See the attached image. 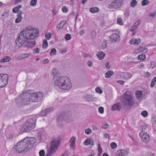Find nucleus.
Segmentation results:
<instances>
[{"label":"nucleus","mask_w":156,"mask_h":156,"mask_svg":"<svg viewBox=\"0 0 156 156\" xmlns=\"http://www.w3.org/2000/svg\"><path fill=\"white\" fill-rule=\"evenodd\" d=\"M36 140L34 137H26L14 146V149L19 153H25L31 149Z\"/></svg>","instance_id":"1"},{"label":"nucleus","mask_w":156,"mask_h":156,"mask_svg":"<svg viewBox=\"0 0 156 156\" xmlns=\"http://www.w3.org/2000/svg\"><path fill=\"white\" fill-rule=\"evenodd\" d=\"M34 33L30 32L28 29L23 30L19 33L17 38L16 39V45L19 47H20L22 45L24 47V45L27 44L29 40L35 38Z\"/></svg>","instance_id":"2"},{"label":"nucleus","mask_w":156,"mask_h":156,"mask_svg":"<svg viewBox=\"0 0 156 156\" xmlns=\"http://www.w3.org/2000/svg\"><path fill=\"white\" fill-rule=\"evenodd\" d=\"M54 84L58 88L63 90H69L72 87L70 79L65 76H61L54 81Z\"/></svg>","instance_id":"3"},{"label":"nucleus","mask_w":156,"mask_h":156,"mask_svg":"<svg viewBox=\"0 0 156 156\" xmlns=\"http://www.w3.org/2000/svg\"><path fill=\"white\" fill-rule=\"evenodd\" d=\"M61 140L60 137H57L53 139L51 143L50 148L46 154V156H51L56 152L60 144Z\"/></svg>","instance_id":"4"},{"label":"nucleus","mask_w":156,"mask_h":156,"mask_svg":"<svg viewBox=\"0 0 156 156\" xmlns=\"http://www.w3.org/2000/svg\"><path fill=\"white\" fill-rule=\"evenodd\" d=\"M130 92L129 91L126 92L124 94L123 100V107L126 109L130 108L134 104L133 97L130 94Z\"/></svg>","instance_id":"5"},{"label":"nucleus","mask_w":156,"mask_h":156,"mask_svg":"<svg viewBox=\"0 0 156 156\" xmlns=\"http://www.w3.org/2000/svg\"><path fill=\"white\" fill-rule=\"evenodd\" d=\"M35 126V121L32 118L28 119L21 129L23 132H28L32 130Z\"/></svg>","instance_id":"6"},{"label":"nucleus","mask_w":156,"mask_h":156,"mask_svg":"<svg viewBox=\"0 0 156 156\" xmlns=\"http://www.w3.org/2000/svg\"><path fill=\"white\" fill-rule=\"evenodd\" d=\"M30 100L32 102H38L41 100L43 97V93L41 91L33 92L31 91L29 94Z\"/></svg>","instance_id":"7"},{"label":"nucleus","mask_w":156,"mask_h":156,"mask_svg":"<svg viewBox=\"0 0 156 156\" xmlns=\"http://www.w3.org/2000/svg\"><path fill=\"white\" fill-rule=\"evenodd\" d=\"M29 93L23 92L20 94L16 99V101H20V102L23 103L24 105L29 104L31 102L30 100Z\"/></svg>","instance_id":"8"},{"label":"nucleus","mask_w":156,"mask_h":156,"mask_svg":"<svg viewBox=\"0 0 156 156\" xmlns=\"http://www.w3.org/2000/svg\"><path fill=\"white\" fill-rule=\"evenodd\" d=\"M123 3V0H112L108 5V8L110 9L117 10L119 9Z\"/></svg>","instance_id":"9"},{"label":"nucleus","mask_w":156,"mask_h":156,"mask_svg":"<svg viewBox=\"0 0 156 156\" xmlns=\"http://www.w3.org/2000/svg\"><path fill=\"white\" fill-rule=\"evenodd\" d=\"M8 75L6 74H0V88L5 87L8 83Z\"/></svg>","instance_id":"10"},{"label":"nucleus","mask_w":156,"mask_h":156,"mask_svg":"<svg viewBox=\"0 0 156 156\" xmlns=\"http://www.w3.org/2000/svg\"><path fill=\"white\" fill-rule=\"evenodd\" d=\"M139 136L141 140L147 144L149 142L150 137L147 133L141 131L139 133Z\"/></svg>","instance_id":"11"},{"label":"nucleus","mask_w":156,"mask_h":156,"mask_svg":"<svg viewBox=\"0 0 156 156\" xmlns=\"http://www.w3.org/2000/svg\"><path fill=\"white\" fill-rule=\"evenodd\" d=\"M110 41L112 43L119 42L120 41V36L117 34L114 33L109 37Z\"/></svg>","instance_id":"12"},{"label":"nucleus","mask_w":156,"mask_h":156,"mask_svg":"<svg viewBox=\"0 0 156 156\" xmlns=\"http://www.w3.org/2000/svg\"><path fill=\"white\" fill-rule=\"evenodd\" d=\"M70 115L68 113H61L57 119L58 123H60V120L64 121L68 119H69L70 117Z\"/></svg>","instance_id":"13"},{"label":"nucleus","mask_w":156,"mask_h":156,"mask_svg":"<svg viewBox=\"0 0 156 156\" xmlns=\"http://www.w3.org/2000/svg\"><path fill=\"white\" fill-rule=\"evenodd\" d=\"M83 99L86 101L90 102L93 100V96L90 94H86L83 96Z\"/></svg>","instance_id":"14"},{"label":"nucleus","mask_w":156,"mask_h":156,"mask_svg":"<svg viewBox=\"0 0 156 156\" xmlns=\"http://www.w3.org/2000/svg\"><path fill=\"white\" fill-rule=\"evenodd\" d=\"M122 107V105L120 103H117L113 105L112 107V111L118 110L119 111Z\"/></svg>","instance_id":"15"},{"label":"nucleus","mask_w":156,"mask_h":156,"mask_svg":"<svg viewBox=\"0 0 156 156\" xmlns=\"http://www.w3.org/2000/svg\"><path fill=\"white\" fill-rule=\"evenodd\" d=\"M140 42V38L137 39L133 38L130 41L129 43L131 44L138 45Z\"/></svg>","instance_id":"16"},{"label":"nucleus","mask_w":156,"mask_h":156,"mask_svg":"<svg viewBox=\"0 0 156 156\" xmlns=\"http://www.w3.org/2000/svg\"><path fill=\"white\" fill-rule=\"evenodd\" d=\"M121 76L125 80L128 79L132 77L131 74L129 73H123L121 74Z\"/></svg>","instance_id":"17"},{"label":"nucleus","mask_w":156,"mask_h":156,"mask_svg":"<svg viewBox=\"0 0 156 156\" xmlns=\"http://www.w3.org/2000/svg\"><path fill=\"white\" fill-rule=\"evenodd\" d=\"M36 44V42L35 41H33L29 42V41L27 42L26 45H24V47H27L28 48H32Z\"/></svg>","instance_id":"18"},{"label":"nucleus","mask_w":156,"mask_h":156,"mask_svg":"<svg viewBox=\"0 0 156 156\" xmlns=\"http://www.w3.org/2000/svg\"><path fill=\"white\" fill-rule=\"evenodd\" d=\"M105 54L102 51H100L97 53V56L99 60H102L104 59L105 56Z\"/></svg>","instance_id":"19"},{"label":"nucleus","mask_w":156,"mask_h":156,"mask_svg":"<svg viewBox=\"0 0 156 156\" xmlns=\"http://www.w3.org/2000/svg\"><path fill=\"white\" fill-rule=\"evenodd\" d=\"M140 21L139 20H137L136 21L134 24H133V26L131 28V29L130 30L131 31H133L134 29H135L140 24Z\"/></svg>","instance_id":"20"},{"label":"nucleus","mask_w":156,"mask_h":156,"mask_svg":"<svg viewBox=\"0 0 156 156\" xmlns=\"http://www.w3.org/2000/svg\"><path fill=\"white\" fill-rule=\"evenodd\" d=\"M99 11V9L97 7H93L89 9L90 12L93 13H97Z\"/></svg>","instance_id":"21"},{"label":"nucleus","mask_w":156,"mask_h":156,"mask_svg":"<svg viewBox=\"0 0 156 156\" xmlns=\"http://www.w3.org/2000/svg\"><path fill=\"white\" fill-rule=\"evenodd\" d=\"M113 74V72L112 70H109L108 71L105 73V77L106 78H108L112 76Z\"/></svg>","instance_id":"22"},{"label":"nucleus","mask_w":156,"mask_h":156,"mask_svg":"<svg viewBox=\"0 0 156 156\" xmlns=\"http://www.w3.org/2000/svg\"><path fill=\"white\" fill-rule=\"evenodd\" d=\"M11 59V58L9 56H5L4 58L1 59L0 62H9Z\"/></svg>","instance_id":"23"},{"label":"nucleus","mask_w":156,"mask_h":156,"mask_svg":"<svg viewBox=\"0 0 156 156\" xmlns=\"http://www.w3.org/2000/svg\"><path fill=\"white\" fill-rule=\"evenodd\" d=\"M17 18L16 19L15 22L16 23H20L22 20V16H20L17 15Z\"/></svg>","instance_id":"24"},{"label":"nucleus","mask_w":156,"mask_h":156,"mask_svg":"<svg viewBox=\"0 0 156 156\" xmlns=\"http://www.w3.org/2000/svg\"><path fill=\"white\" fill-rule=\"evenodd\" d=\"M142 95V92L140 91H137L136 92V98L139 99Z\"/></svg>","instance_id":"25"},{"label":"nucleus","mask_w":156,"mask_h":156,"mask_svg":"<svg viewBox=\"0 0 156 156\" xmlns=\"http://www.w3.org/2000/svg\"><path fill=\"white\" fill-rule=\"evenodd\" d=\"M29 31H30V32H34V36H35V38L36 37H37L38 35V34L39 33V31L38 30H36V29H35L33 31H32V30H29Z\"/></svg>","instance_id":"26"},{"label":"nucleus","mask_w":156,"mask_h":156,"mask_svg":"<svg viewBox=\"0 0 156 156\" xmlns=\"http://www.w3.org/2000/svg\"><path fill=\"white\" fill-rule=\"evenodd\" d=\"M91 138H87L84 142V144L85 145H88L90 144Z\"/></svg>","instance_id":"27"},{"label":"nucleus","mask_w":156,"mask_h":156,"mask_svg":"<svg viewBox=\"0 0 156 156\" xmlns=\"http://www.w3.org/2000/svg\"><path fill=\"white\" fill-rule=\"evenodd\" d=\"M145 55L144 54H142L141 55H139L137 58L138 59L143 60L145 59Z\"/></svg>","instance_id":"28"},{"label":"nucleus","mask_w":156,"mask_h":156,"mask_svg":"<svg viewBox=\"0 0 156 156\" xmlns=\"http://www.w3.org/2000/svg\"><path fill=\"white\" fill-rule=\"evenodd\" d=\"M138 50L141 52L142 51L144 53H145L147 52V49L146 48H145V47H140L139 48Z\"/></svg>","instance_id":"29"},{"label":"nucleus","mask_w":156,"mask_h":156,"mask_svg":"<svg viewBox=\"0 0 156 156\" xmlns=\"http://www.w3.org/2000/svg\"><path fill=\"white\" fill-rule=\"evenodd\" d=\"M152 127L154 131L156 132V120L153 119L152 121Z\"/></svg>","instance_id":"30"},{"label":"nucleus","mask_w":156,"mask_h":156,"mask_svg":"<svg viewBox=\"0 0 156 156\" xmlns=\"http://www.w3.org/2000/svg\"><path fill=\"white\" fill-rule=\"evenodd\" d=\"M48 46V43L47 41L44 39L43 41V43L42 44V47L44 49H45Z\"/></svg>","instance_id":"31"},{"label":"nucleus","mask_w":156,"mask_h":156,"mask_svg":"<svg viewBox=\"0 0 156 156\" xmlns=\"http://www.w3.org/2000/svg\"><path fill=\"white\" fill-rule=\"evenodd\" d=\"M137 4V2L136 0H133L130 3L131 7H135Z\"/></svg>","instance_id":"32"},{"label":"nucleus","mask_w":156,"mask_h":156,"mask_svg":"<svg viewBox=\"0 0 156 156\" xmlns=\"http://www.w3.org/2000/svg\"><path fill=\"white\" fill-rule=\"evenodd\" d=\"M149 3V1L147 0H143L142 1L141 5L144 6L147 5Z\"/></svg>","instance_id":"33"},{"label":"nucleus","mask_w":156,"mask_h":156,"mask_svg":"<svg viewBox=\"0 0 156 156\" xmlns=\"http://www.w3.org/2000/svg\"><path fill=\"white\" fill-rule=\"evenodd\" d=\"M29 56V54H23L20 55V57L22 59H23L28 57Z\"/></svg>","instance_id":"34"},{"label":"nucleus","mask_w":156,"mask_h":156,"mask_svg":"<svg viewBox=\"0 0 156 156\" xmlns=\"http://www.w3.org/2000/svg\"><path fill=\"white\" fill-rule=\"evenodd\" d=\"M120 151H121V155H122V156H126L128 154L127 152L124 150L122 149Z\"/></svg>","instance_id":"35"},{"label":"nucleus","mask_w":156,"mask_h":156,"mask_svg":"<svg viewBox=\"0 0 156 156\" xmlns=\"http://www.w3.org/2000/svg\"><path fill=\"white\" fill-rule=\"evenodd\" d=\"M56 50L54 48L51 49L50 55H55L56 54Z\"/></svg>","instance_id":"36"},{"label":"nucleus","mask_w":156,"mask_h":156,"mask_svg":"<svg viewBox=\"0 0 156 156\" xmlns=\"http://www.w3.org/2000/svg\"><path fill=\"white\" fill-rule=\"evenodd\" d=\"M53 109L54 108L52 107L48 108H46L47 114H48L52 112L53 111Z\"/></svg>","instance_id":"37"},{"label":"nucleus","mask_w":156,"mask_h":156,"mask_svg":"<svg viewBox=\"0 0 156 156\" xmlns=\"http://www.w3.org/2000/svg\"><path fill=\"white\" fill-rule=\"evenodd\" d=\"M37 2V0H31L30 2V5L34 6L36 5Z\"/></svg>","instance_id":"38"},{"label":"nucleus","mask_w":156,"mask_h":156,"mask_svg":"<svg viewBox=\"0 0 156 156\" xmlns=\"http://www.w3.org/2000/svg\"><path fill=\"white\" fill-rule=\"evenodd\" d=\"M96 91L99 94H101L102 93V90L100 87H97L95 88Z\"/></svg>","instance_id":"39"},{"label":"nucleus","mask_w":156,"mask_h":156,"mask_svg":"<svg viewBox=\"0 0 156 156\" xmlns=\"http://www.w3.org/2000/svg\"><path fill=\"white\" fill-rule=\"evenodd\" d=\"M107 43L106 42H103L101 45V48L102 49L106 48L107 46Z\"/></svg>","instance_id":"40"},{"label":"nucleus","mask_w":156,"mask_h":156,"mask_svg":"<svg viewBox=\"0 0 156 156\" xmlns=\"http://www.w3.org/2000/svg\"><path fill=\"white\" fill-rule=\"evenodd\" d=\"M142 115L144 117H146L148 115V113L146 111H143L141 113Z\"/></svg>","instance_id":"41"},{"label":"nucleus","mask_w":156,"mask_h":156,"mask_svg":"<svg viewBox=\"0 0 156 156\" xmlns=\"http://www.w3.org/2000/svg\"><path fill=\"white\" fill-rule=\"evenodd\" d=\"M47 111H46V109L42 111L40 114V115L41 116H45L47 115Z\"/></svg>","instance_id":"42"},{"label":"nucleus","mask_w":156,"mask_h":156,"mask_svg":"<svg viewBox=\"0 0 156 156\" xmlns=\"http://www.w3.org/2000/svg\"><path fill=\"white\" fill-rule=\"evenodd\" d=\"M117 23L120 25H123V22H122V19L120 18H118L117 20Z\"/></svg>","instance_id":"43"},{"label":"nucleus","mask_w":156,"mask_h":156,"mask_svg":"<svg viewBox=\"0 0 156 156\" xmlns=\"http://www.w3.org/2000/svg\"><path fill=\"white\" fill-rule=\"evenodd\" d=\"M52 73L53 74V76L55 77V76L57 75V72L56 69L53 68L52 69Z\"/></svg>","instance_id":"44"},{"label":"nucleus","mask_w":156,"mask_h":156,"mask_svg":"<svg viewBox=\"0 0 156 156\" xmlns=\"http://www.w3.org/2000/svg\"><path fill=\"white\" fill-rule=\"evenodd\" d=\"M65 38L66 41L70 40L71 38V35L69 34H66L65 35Z\"/></svg>","instance_id":"45"},{"label":"nucleus","mask_w":156,"mask_h":156,"mask_svg":"<svg viewBox=\"0 0 156 156\" xmlns=\"http://www.w3.org/2000/svg\"><path fill=\"white\" fill-rule=\"evenodd\" d=\"M9 12L8 11L4 12L2 15V16H5V17H7L9 16Z\"/></svg>","instance_id":"46"},{"label":"nucleus","mask_w":156,"mask_h":156,"mask_svg":"<svg viewBox=\"0 0 156 156\" xmlns=\"http://www.w3.org/2000/svg\"><path fill=\"white\" fill-rule=\"evenodd\" d=\"M96 33L94 30H93L91 33V36L92 39H94L96 36Z\"/></svg>","instance_id":"47"},{"label":"nucleus","mask_w":156,"mask_h":156,"mask_svg":"<svg viewBox=\"0 0 156 156\" xmlns=\"http://www.w3.org/2000/svg\"><path fill=\"white\" fill-rule=\"evenodd\" d=\"M99 112L101 114H103L104 112V108L101 107H100L98 109Z\"/></svg>","instance_id":"48"},{"label":"nucleus","mask_w":156,"mask_h":156,"mask_svg":"<svg viewBox=\"0 0 156 156\" xmlns=\"http://www.w3.org/2000/svg\"><path fill=\"white\" fill-rule=\"evenodd\" d=\"M110 146L112 148L114 149L117 147V145L115 143L112 142L111 143Z\"/></svg>","instance_id":"49"},{"label":"nucleus","mask_w":156,"mask_h":156,"mask_svg":"<svg viewBox=\"0 0 156 156\" xmlns=\"http://www.w3.org/2000/svg\"><path fill=\"white\" fill-rule=\"evenodd\" d=\"M33 52L35 53H39L40 51V49L38 48H36L33 50Z\"/></svg>","instance_id":"50"},{"label":"nucleus","mask_w":156,"mask_h":156,"mask_svg":"<svg viewBox=\"0 0 156 156\" xmlns=\"http://www.w3.org/2000/svg\"><path fill=\"white\" fill-rule=\"evenodd\" d=\"M62 10L63 12L66 13L67 12L68 9L65 6H63L62 8Z\"/></svg>","instance_id":"51"},{"label":"nucleus","mask_w":156,"mask_h":156,"mask_svg":"<svg viewBox=\"0 0 156 156\" xmlns=\"http://www.w3.org/2000/svg\"><path fill=\"white\" fill-rule=\"evenodd\" d=\"M45 154V151L44 150H41L39 152V154L40 156H44Z\"/></svg>","instance_id":"52"},{"label":"nucleus","mask_w":156,"mask_h":156,"mask_svg":"<svg viewBox=\"0 0 156 156\" xmlns=\"http://www.w3.org/2000/svg\"><path fill=\"white\" fill-rule=\"evenodd\" d=\"M51 34L50 33H49L48 34H45V38L47 40H49L50 39L51 37Z\"/></svg>","instance_id":"53"},{"label":"nucleus","mask_w":156,"mask_h":156,"mask_svg":"<svg viewBox=\"0 0 156 156\" xmlns=\"http://www.w3.org/2000/svg\"><path fill=\"white\" fill-rule=\"evenodd\" d=\"M91 132V130L90 129H87L85 130V133L87 134H89Z\"/></svg>","instance_id":"54"},{"label":"nucleus","mask_w":156,"mask_h":156,"mask_svg":"<svg viewBox=\"0 0 156 156\" xmlns=\"http://www.w3.org/2000/svg\"><path fill=\"white\" fill-rule=\"evenodd\" d=\"M75 138L74 136H72L70 139V143H75Z\"/></svg>","instance_id":"55"},{"label":"nucleus","mask_w":156,"mask_h":156,"mask_svg":"<svg viewBox=\"0 0 156 156\" xmlns=\"http://www.w3.org/2000/svg\"><path fill=\"white\" fill-rule=\"evenodd\" d=\"M70 143V147L72 149H74V148L75 147V143Z\"/></svg>","instance_id":"56"},{"label":"nucleus","mask_w":156,"mask_h":156,"mask_svg":"<svg viewBox=\"0 0 156 156\" xmlns=\"http://www.w3.org/2000/svg\"><path fill=\"white\" fill-rule=\"evenodd\" d=\"M156 14V13L155 12H153L150 13L149 15L151 17L153 18L155 17Z\"/></svg>","instance_id":"57"},{"label":"nucleus","mask_w":156,"mask_h":156,"mask_svg":"<svg viewBox=\"0 0 156 156\" xmlns=\"http://www.w3.org/2000/svg\"><path fill=\"white\" fill-rule=\"evenodd\" d=\"M87 64V65L90 67H91L93 65V63L91 60L88 61Z\"/></svg>","instance_id":"58"},{"label":"nucleus","mask_w":156,"mask_h":156,"mask_svg":"<svg viewBox=\"0 0 156 156\" xmlns=\"http://www.w3.org/2000/svg\"><path fill=\"white\" fill-rule=\"evenodd\" d=\"M98 153H99L100 151H102V148L101 147L100 144L99 143L98 144Z\"/></svg>","instance_id":"59"},{"label":"nucleus","mask_w":156,"mask_h":156,"mask_svg":"<svg viewBox=\"0 0 156 156\" xmlns=\"http://www.w3.org/2000/svg\"><path fill=\"white\" fill-rule=\"evenodd\" d=\"M64 21H62V22H61L60 23H59L57 25L56 27L58 28L59 29H60L61 28V25L62 23V22H64Z\"/></svg>","instance_id":"60"},{"label":"nucleus","mask_w":156,"mask_h":156,"mask_svg":"<svg viewBox=\"0 0 156 156\" xmlns=\"http://www.w3.org/2000/svg\"><path fill=\"white\" fill-rule=\"evenodd\" d=\"M109 125L107 123H105L103 124L102 128L104 129H106L109 127Z\"/></svg>","instance_id":"61"},{"label":"nucleus","mask_w":156,"mask_h":156,"mask_svg":"<svg viewBox=\"0 0 156 156\" xmlns=\"http://www.w3.org/2000/svg\"><path fill=\"white\" fill-rule=\"evenodd\" d=\"M129 13L128 10H126L124 13V14L126 16H129Z\"/></svg>","instance_id":"62"},{"label":"nucleus","mask_w":156,"mask_h":156,"mask_svg":"<svg viewBox=\"0 0 156 156\" xmlns=\"http://www.w3.org/2000/svg\"><path fill=\"white\" fill-rule=\"evenodd\" d=\"M19 10L16 8V7H15L14 8L12 9V12L14 13H17Z\"/></svg>","instance_id":"63"},{"label":"nucleus","mask_w":156,"mask_h":156,"mask_svg":"<svg viewBox=\"0 0 156 156\" xmlns=\"http://www.w3.org/2000/svg\"><path fill=\"white\" fill-rule=\"evenodd\" d=\"M121 151L120 150H119L117 152L116 154H115V156H122V155H121Z\"/></svg>","instance_id":"64"}]
</instances>
